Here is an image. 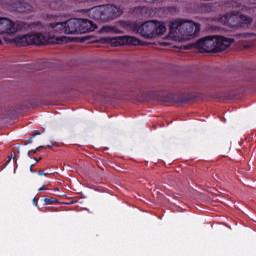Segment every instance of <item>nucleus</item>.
<instances>
[{
	"instance_id": "obj_1",
	"label": "nucleus",
	"mask_w": 256,
	"mask_h": 256,
	"mask_svg": "<svg viewBox=\"0 0 256 256\" xmlns=\"http://www.w3.org/2000/svg\"><path fill=\"white\" fill-rule=\"evenodd\" d=\"M119 27L123 30L140 34L145 39L157 38L167 31L165 24L156 20L146 21L142 25L134 21H119Z\"/></svg>"
},
{
	"instance_id": "obj_2",
	"label": "nucleus",
	"mask_w": 256,
	"mask_h": 256,
	"mask_svg": "<svg viewBox=\"0 0 256 256\" xmlns=\"http://www.w3.org/2000/svg\"><path fill=\"white\" fill-rule=\"evenodd\" d=\"M199 33V23L190 20L176 19L169 23V34L167 38L172 41H188Z\"/></svg>"
},
{
	"instance_id": "obj_3",
	"label": "nucleus",
	"mask_w": 256,
	"mask_h": 256,
	"mask_svg": "<svg viewBox=\"0 0 256 256\" xmlns=\"http://www.w3.org/2000/svg\"><path fill=\"white\" fill-rule=\"evenodd\" d=\"M233 43V38H227L224 36H206L199 39L197 43H194V47L199 50L200 53H221Z\"/></svg>"
},
{
	"instance_id": "obj_4",
	"label": "nucleus",
	"mask_w": 256,
	"mask_h": 256,
	"mask_svg": "<svg viewBox=\"0 0 256 256\" xmlns=\"http://www.w3.org/2000/svg\"><path fill=\"white\" fill-rule=\"evenodd\" d=\"M123 14L119 6L113 4H105L101 6H96L89 10V16H92V19L99 22H110L114 19H117Z\"/></svg>"
},
{
	"instance_id": "obj_5",
	"label": "nucleus",
	"mask_w": 256,
	"mask_h": 256,
	"mask_svg": "<svg viewBox=\"0 0 256 256\" xmlns=\"http://www.w3.org/2000/svg\"><path fill=\"white\" fill-rule=\"evenodd\" d=\"M220 24L227 26L229 28L236 29L252 24V17L240 15L236 12H229L220 16Z\"/></svg>"
},
{
	"instance_id": "obj_6",
	"label": "nucleus",
	"mask_w": 256,
	"mask_h": 256,
	"mask_svg": "<svg viewBox=\"0 0 256 256\" xmlns=\"http://www.w3.org/2000/svg\"><path fill=\"white\" fill-rule=\"evenodd\" d=\"M14 42L20 47L29 45L43 46L48 44V36L41 33L27 34L14 38Z\"/></svg>"
},
{
	"instance_id": "obj_7",
	"label": "nucleus",
	"mask_w": 256,
	"mask_h": 256,
	"mask_svg": "<svg viewBox=\"0 0 256 256\" xmlns=\"http://www.w3.org/2000/svg\"><path fill=\"white\" fill-rule=\"evenodd\" d=\"M79 19H70L60 23H50V28L59 34L79 35Z\"/></svg>"
},
{
	"instance_id": "obj_8",
	"label": "nucleus",
	"mask_w": 256,
	"mask_h": 256,
	"mask_svg": "<svg viewBox=\"0 0 256 256\" xmlns=\"http://www.w3.org/2000/svg\"><path fill=\"white\" fill-rule=\"evenodd\" d=\"M28 28L29 26L24 22H13L7 18H0V35L6 34L11 36Z\"/></svg>"
},
{
	"instance_id": "obj_9",
	"label": "nucleus",
	"mask_w": 256,
	"mask_h": 256,
	"mask_svg": "<svg viewBox=\"0 0 256 256\" xmlns=\"http://www.w3.org/2000/svg\"><path fill=\"white\" fill-rule=\"evenodd\" d=\"M105 41L108 42L112 47H121L124 45L128 46H137L139 40L133 36H119V37H111L105 38Z\"/></svg>"
},
{
	"instance_id": "obj_10",
	"label": "nucleus",
	"mask_w": 256,
	"mask_h": 256,
	"mask_svg": "<svg viewBox=\"0 0 256 256\" xmlns=\"http://www.w3.org/2000/svg\"><path fill=\"white\" fill-rule=\"evenodd\" d=\"M79 35L94 32L97 28L96 24L88 19H79Z\"/></svg>"
},
{
	"instance_id": "obj_11",
	"label": "nucleus",
	"mask_w": 256,
	"mask_h": 256,
	"mask_svg": "<svg viewBox=\"0 0 256 256\" xmlns=\"http://www.w3.org/2000/svg\"><path fill=\"white\" fill-rule=\"evenodd\" d=\"M196 99H199V95L193 93H183L181 96H178L176 103H190Z\"/></svg>"
},
{
	"instance_id": "obj_12",
	"label": "nucleus",
	"mask_w": 256,
	"mask_h": 256,
	"mask_svg": "<svg viewBox=\"0 0 256 256\" xmlns=\"http://www.w3.org/2000/svg\"><path fill=\"white\" fill-rule=\"evenodd\" d=\"M103 33H112V34H122L123 30L119 29L117 26H103L101 28Z\"/></svg>"
},
{
	"instance_id": "obj_13",
	"label": "nucleus",
	"mask_w": 256,
	"mask_h": 256,
	"mask_svg": "<svg viewBox=\"0 0 256 256\" xmlns=\"http://www.w3.org/2000/svg\"><path fill=\"white\" fill-rule=\"evenodd\" d=\"M32 10V6L27 2L20 1L18 4V12L24 13Z\"/></svg>"
},
{
	"instance_id": "obj_14",
	"label": "nucleus",
	"mask_w": 256,
	"mask_h": 256,
	"mask_svg": "<svg viewBox=\"0 0 256 256\" xmlns=\"http://www.w3.org/2000/svg\"><path fill=\"white\" fill-rule=\"evenodd\" d=\"M135 11L137 13H140L142 16H144L149 13V7L140 6V7L135 8Z\"/></svg>"
},
{
	"instance_id": "obj_15",
	"label": "nucleus",
	"mask_w": 256,
	"mask_h": 256,
	"mask_svg": "<svg viewBox=\"0 0 256 256\" xmlns=\"http://www.w3.org/2000/svg\"><path fill=\"white\" fill-rule=\"evenodd\" d=\"M43 203L44 205L59 204V200L52 197H48L46 199H43Z\"/></svg>"
},
{
	"instance_id": "obj_16",
	"label": "nucleus",
	"mask_w": 256,
	"mask_h": 256,
	"mask_svg": "<svg viewBox=\"0 0 256 256\" xmlns=\"http://www.w3.org/2000/svg\"><path fill=\"white\" fill-rule=\"evenodd\" d=\"M50 148V146H39L36 147L34 150L27 151V157H32V155L36 154V152H39L41 149Z\"/></svg>"
},
{
	"instance_id": "obj_17",
	"label": "nucleus",
	"mask_w": 256,
	"mask_h": 256,
	"mask_svg": "<svg viewBox=\"0 0 256 256\" xmlns=\"http://www.w3.org/2000/svg\"><path fill=\"white\" fill-rule=\"evenodd\" d=\"M211 7H213V4H210V3L206 4V11L208 12L213 11Z\"/></svg>"
},
{
	"instance_id": "obj_18",
	"label": "nucleus",
	"mask_w": 256,
	"mask_h": 256,
	"mask_svg": "<svg viewBox=\"0 0 256 256\" xmlns=\"http://www.w3.org/2000/svg\"><path fill=\"white\" fill-rule=\"evenodd\" d=\"M38 203H39V198L34 197V199H32V204L34 206H37Z\"/></svg>"
},
{
	"instance_id": "obj_19",
	"label": "nucleus",
	"mask_w": 256,
	"mask_h": 256,
	"mask_svg": "<svg viewBox=\"0 0 256 256\" xmlns=\"http://www.w3.org/2000/svg\"><path fill=\"white\" fill-rule=\"evenodd\" d=\"M39 176H45V175H48V173H45V172H43V171H39Z\"/></svg>"
},
{
	"instance_id": "obj_20",
	"label": "nucleus",
	"mask_w": 256,
	"mask_h": 256,
	"mask_svg": "<svg viewBox=\"0 0 256 256\" xmlns=\"http://www.w3.org/2000/svg\"><path fill=\"white\" fill-rule=\"evenodd\" d=\"M39 191H48V188H45L44 186H41V188H39Z\"/></svg>"
},
{
	"instance_id": "obj_21",
	"label": "nucleus",
	"mask_w": 256,
	"mask_h": 256,
	"mask_svg": "<svg viewBox=\"0 0 256 256\" xmlns=\"http://www.w3.org/2000/svg\"><path fill=\"white\" fill-rule=\"evenodd\" d=\"M41 25V23H39V22H36V23H32V25L31 26H36V27H39Z\"/></svg>"
},
{
	"instance_id": "obj_22",
	"label": "nucleus",
	"mask_w": 256,
	"mask_h": 256,
	"mask_svg": "<svg viewBox=\"0 0 256 256\" xmlns=\"http://www.w3.org/2000/svg\"><path fill=\"white\" fill-rule=\"evenodd\" d=\"M145 1H146V3H154V2H156L158 0H145Z\"/></svg>"
},
{
	"instance_id": "obj_23",
	"label": "nucleus",
	"mask_w": 256,
	"mask_h": 256,
	"mask_svg": "<svg viewBox=\"0 0 256 256\" xmlns=\"http://www.w3.org/2000/svg\"><path fill=\"white\" fill-rule=\"evenodd\" d=\"M80 2H94V0H80Z\"/></svg>"
},
{
	"instance_id": "obj_24",
	"label": "nucleus",
	"mask_w": 256,
	"mask_h": 256,
	"mask_svg": "<svg viewBox=\"0 0 256 256\" xmlns=\"http://www.w3.org/2000/svg\"><path fill=\"white\" fill-rule=\"evenodd\" d=\"M40 134L39 133H34L33 135H32V138H34V137H36V136H39Z\"/></svg>"
},
{
	"instance_id": "obj_25",
	"label": "nucleus",
	"mask_w": 256,
	"mask_h": 256,
	"mask_svg": "<svg viewBox=\"0 0 256 256\" xmlns=\"http://www.w3.org/2000/svg\"><path fill=\"white\" fill-rule=\"evenodd\" d=\"M250 3L256 4V0H250Z\"/></svg>"
},
{
	"instance_id": "obj_26",
	"label": "nucleus",
	"mask_w": 256,
	"mask_h": 256,
	"mask_svg": "<svg viewBox=\"0 0 256 256\" xmlns=\"http://www.w3.org/2000/svg\"><path fill=\"white\" fill-rule=\"evenodd\" d=\"M30 172L34 173V170L32 169V166H30Z\"/></svg>"
},
{
	"instance_id": "obj_27",
	"label": "nucleus",
	"mask_w": 256,
	"mask_h": 256,
	"mask_svg": "<svg viewBox=\"0 0 256 256\" xmlns=\"http://www.w3.org/2000/svg\"><path fill=\"white\" fill-rule=\"evenodd\" d=\"M39 161H41V158H39V159H36V162H39Z\"/></svg>"
},
{
	"instance_id": "obj_28",
	"label": "nucleus",
	"mask_w": 256,
	"mask_h": 256,
	"mask_svg": "<svg viewBox=\"0 0 256 256\" xmlns=\"http://www.w3.org/2000/svg\"><path fill=\"white\" fill-rule=\"evenodd\" d=\"M54 191H59V188H54Z\"/></svg>"
}]
</instances>
